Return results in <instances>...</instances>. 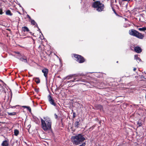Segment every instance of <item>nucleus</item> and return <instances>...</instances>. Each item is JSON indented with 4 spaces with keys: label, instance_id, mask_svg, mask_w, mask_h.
<instances>
[{
    "label": "nucleus",
    "instance_id": "1",
    "mask_svg": "<svg viewBox=\"0 0 146 146\" xmlns=\"http://www.w3.org/2000/svg\"><path fill=\"white\" fill-rule=\"evenodd\" d=\"M44 119L41 118V126L44 130L46 131L50 130L51 128L52 121L50 118L48 117H44Z\"/></svg>",
    "mask_w": 146,
    "mask_h": 146
},
{
    "label": "nucleus",
    "instance_id": "2",
    "mask_svg": "<svg viewBox=\"0 0 146 146\" xmlns=\"http://www.w3.org/2000/svg\"><path fill=\"white\" fill-rule=\"evenodd\" d=\"M85 138L81 134H79L71 137L72 143L75 145H78L83 142L85 140Z\"/></svg>",
    "mask_w": 146,
    "mask_h": 146
},
{
    "label": "nucleus",
    "instance_id": "3",
    "mask_svg": "<svg viewBox=\"0 0 146 146\" xmlns=\"http://www.w3.org/2000/svg\"><path fill=\"white\" fill-rule=\"evenodd\" d=\"M92 7L98 12H100L104 10V5L100 1H96L92 3Z\"/></svg>",
    "mask_w": 146,
    "mask_h": 146
},
{
    "label": "nucleus",
    "instance_id": "4",
    "mask_svg": "<svg viewBox=\"0 0 146 146\" xmlns=\"http://www.w3.org/2000/svg\"><path fill=\"white\" fill-rule=\"evenodd\" d=\"M130 35L135 36L139 38L142 39L143 38V35L137 31L133 29H131L129 31Z\"/></svg>",
    "mask_w": 146,
    "mask_h": 146
},
{
    "label": "nucleus",
    "instance_id": "5",
    "mask_svg": "<svg viewBox=\"0 0 146 146\" xmlns=\"http://www.w3.org/2000/svg\"><path fill=\"white\" fill-rule=\"evenodd\" d=\"M74 56L76 58V60L80 63L83 62L85 60L83 57L81 56L78 55L77 54H74Z\"/></svg>",
    "mask_w": 146,
    "mask_h": 146
},
{
    "label": "nucleus",
    "instance_id": "6",
    "mask_svg": "<svg viewBox=\"0 0 146 146\" xmlns=\"http://www.w3.org/2000/svg\"><path fill=\"white\" fill-rule=\"evenodd\" d=\"M48 100L51 104L55 107L56 106V104L54 100L52 98L50 95H49L48 96Z\"/></svg>",
    "mask_w": 146,
    "mask_h": 146
},
{
    "label": "nucleus",
    "instance_id": "7",
    "mask_svg": "<svg viewBox=\"0 0 146 146\" xmlns=\"http://www.w3.org/2000/svg\"><path fill=\"white\" fill-rule=\"evenodd\" d=\"M42 71L44 73V75L46 79L47 78L48 74V70L46 68H43L42 69Z\"/></svg>",
    "mask_w": 146,
    "mask_h": 146
},
{
    "label": "nucleus",
    "instance_id": "8",
    "mask_svg": "<svg viewBox=\"0 0 146 146\" xmlns=\"http://www.w3.org/2000/svg\"><path fill=\"white\" fill-rule=\"evenodd\" d=\"M134 49V51L137 53H140L142 52V49L139 46H135Z\"/></svg>",
    "mask_w": 146,
    "mask_h": 146
},
{
    "label": "nucleus",
    "instance_id": "9",
    "mask_svg": "<svg viewBox=\"0 0 146 146\" xmlns=\"http://www.w3.org/2000/svg\"><path fill=\"white\" fill-rule=\"evenodd\" d=\"M76 74H73L68 75L66 77H65L64 79V80L67 79L68 80L71 79L73 77L76 76Z\"/></svg>",
    "mask_w": 146,
    "mask_h": 146
},
{
    "label": "nucleus",
    "instance_id": "10",
    "mask_svg": "<svg viewBox=\"0 0 146 146\" xmlns=\"http://www.w3.org/2000/svg\"><path fill=\"white\" fill-rule=\"evenodd\" d=\"M2 145L3 146H8L9 144L8 141L6 140L3 141L2 143Z\"/></svg>",
    "mask_w": 146,
    "mask_h": 146
},
{
    "label": "nucleus",
    "instance_id": "11",
    "mask_svg": "<svg viewBox=\"0 0 146 146\" xmlns=\"http://www.w3.org/2000/svg\"><path fill=\"white\" fill-rule=\"evenodd\" d=\"M17 58L19 59L20 60L25 63H27V60L26 58H20L19 57H17Z\"/></svg>",
    "mask_w": 146,
    "mask_h": 146
},
{
    "label": "nucleus",
    "instance_id": "12",
    "mask_svg": "<svg viewBox=\"0 0 146 146\" xmlns=\"http://www.w3.org/2000/svg\"><path fill=\"white\" fill-rule=\"evenodd\" d=\"M23 30L24 32H29V30L28 28L27 27H22Z\"/></svg>",
    "mask_w": 146,
    "mask_h": 146
},
{
    "label": "nucleus",
    "instance_id": "13",
    "mask_svg": "<svg viewBox=\"0 0 146 146\" xmlns=\"http://www.w3.org/2000/svg\"><path fill=\"white\" fill-rule=\"evenodd\" d=\"M6 14L7 15H9L11 16L12 15V14L11 13V11L9 10H7L5 12Z\"/></svg>",
    "mask_w": 146,
    "mask_h": 146
},
{
    "label": "nucleus",
    "instance_id": "14",
    "mask_svg": "<svg viewBox=\"0 0 146 146\" xmlns=\"http://www.w3.org/2000/svg\"><path fill=\"white\" fill-rule=\"evenodd\" d=\"M134 59L136 60L138 62L139 61L140 62L141 61V60L138 57L137 55H135L134 56Z\"/></svg>",
    "mask_w": 146,
    "mask_h": 146
},
{
    "label": "nucleus",
    "instance_id": "15",
    "mask_svg": "<svg viewBox=\"0 0 146 146\" xmlns=\"http://www.w3.org/2000/svg\"><path fill=\"white\" fill-rule=\"evenodd\" d=\"M14 133L15 135L17 136L19 133V131L17 129H15L14 131Z\"/></svg>",
    "mask_w": 146,
    "mask_h": 146
},
{
    "label": "nucleus",
    "instance_id": "16",
    "mask_svg": "<svg viewBox=\"0 0 146 146\" xmlns=\"http://www.w3.org/2000/svg\"><path fill=\"white\" fill-rule=\"evenodd\" d=\"M35 81L37 84H38L40 82V80L38 78H35Z\"/></svg>",
    "mask_w": 146,
    "mask_h": 146
},
{
    "label": "nucleus",
    "instance_id": "17",
    "mask_svg": "<svg viewBox=\"0 0 146 146\" xmlns=\"http://www.w3.org/2000/svg\"><path fill=\"white\" fill-rule=\"evenodd\" d=\"M74 125H75V127H77V128L80 125L79 122L78 121H76L75 122Z\"/></svg>",
    "mask_w": 146,
    "mask_h": 146
},
{
    "label": "nucleus",
    "instance_id": "18",
    "mask_svg": "<svg viewBox=\"0 0 146 146\" xmlns=\"http://www.w3.org/2000/svg\"><path fill=\"white\" fill-rule=\"evenodd\" d=\"M7 113L8 115H13L16 114V113L15 112H13L12 113H9V112H7Z\"/></svg>",
    "mask_w": 146,
    "mask_h": 146
},
{
    "label": "nucleus",
    "instance_id": "19",
    "mask_svg": "<svg viewBox=\"0 0 146 146\" xmlns=\"http://www.w3.org/2000/svg\"><path fill=\"white\" fill-rule=\"evenodd\" d=\"M76 78L75 77L73 78V79L68 81L67 83H71L75 82V80H76Z\"/></svg>",
    "mask_w": 146,
    "mask_h": 146
},
{
    "label": "nucleus",
    "instance_id": "20",
    "mask_svg": "<svg viewBox=\"0 0 146 146\" xmlns=\"http://www.w3.org/2000/svg\"><path fill=\"white\" fill-rule=\"evenodd\" d=\"M138 30L140 31H145L146 30V28L145 27H143L142 28H139Z\"/></svg>",
    "mask_w": 146,
    "mask_h": 146
},
{
    "label": "nucleus",
    "instance_id": "21",
    "mask_svg": "<svg viewBox=\"0 0 146 146\" xmlns=\"http://www.w3.org/2000/svg\"><path fill=\"white\" fill-rule=\"evenodd\" d=\"M31 23L33 25H36V24H36V23L34 21V20H31Z\"/></svg>",
    "mask_w": 146,
    "mask_h": 146
},
{
    "label": "nucleus",
    "instance_id": "22",
    "mask_svg": "<svg viewBox=\"0 0 146 146\" xmlns=\"http://www.w3.org/2000/svg\"><path fill=\"white\" fill-rule=\"evenodd\" d=\"M137 125L138 126V127H140L142 125V123L141 122L138 121L137 123Z\"/></svg>",
    "mask_w": 146,
    "mask_h": 146
},
{
    "label": "nucleus",
    "instance_id": "23",
    "mask_svg": "<svg viewBox=\"0 0 146 146\" xmlns=\"http://www.w3.org/2000/svg\"><path fill=\"white\" fill-rule=\"evenodd\" d=\"M3 13L2 9L0 8V15H2Z\"/></svg>",
    "mask_w": 146,
    "mask_h": 146
},
{
    "label": "nucleus",
    "instance_id": "24",
    "mask_svg": "<svg viewBox=\"0 0 146 146\" xmlns=\"http://www.w3.org/2000/svg\"><path fill=\"white\" fill-rule=\"evenodd\" d=\"M86 145V143H83L81 145L78 146H85Z\"/></svg>",
    "mask_w": 146,
    "mask_h": 146
},
{
    "label": "nucleus",
    "instance_id": "25",
    "mask_svg": "<svg viewBox=\"0 0 146 146\" xmlns=\"http://www.w3.org/2000/svg\"><path fill=\"white\" fill-rule=\"evenodd\" d=\"M27 109L29 111H30V112L31 111V109L28 106Z\"/></svg>",
    "mask_w": 146,
    "mask_h": 146
},
{
    "label": "nucleus",
    "instance_id": "26",
    "mask_svg": "<svg viewBox=\"0 0 146 146\" xmlns=\"http://www.w3.org/2000/svg\"><path fill=\"white\" fill-rule=\"evenodd\" d=\"M56 119H57L58 117V116L56 114H55L54 115Z\"/></svg>",
    "mask_w": 146,
    "mask_h": 146
},
{
    "label": "nucleus",
    "instance_id": "27",
    "mask_svg": "<svg viewBox=\"0 0 146 146\" xmlns=\"http://www.w3.org/2000/svg\"><path fill=\"white\" fill-rule=\"evenodd\" d=\"M28 107V106H22V107L24 108H27Z\"/></svg>",
    "mask_w": 146,
    "mask_h": 146
},
{
    "label": "nucleus",
    "instance_id": "28",
    "mask_svg": "<svg viewBox=\"0 0 146 146\" xmlns=\"http://www.w3.org/2000/svg\"><path fill=\"white\" fill-rule=\"evenodd\" d=\"M16 53L17 54L19 55V56L18 57H19V56L21 55L20 54L19 52H16Z\"/></svg>",
    "mask_w": 146,
    "mask_h": 146
},
{
    "label": "nucleus",
    "instance_id": "29",
    "mask_svg": "<svg viewBox=\"0 0 146 146\" xmlns=\"http://www.w3.org/2000/svg\"><path fill=\"white\" fill-rule=\"evenodd\" d=\"M122 1H129L130 0H122Z\"/></svg>",
    "mask_w": 146,
    "mask_h": 146
},
{
    "label": "nucleus",
    "instance_id": "30",
    "mask_svg": "<svg viewBox=\"0 0 146 146\" xmlns=\"http://www.w3.org/2000/svg\"><path fill=\"white\" fill-rule=\"evenodd\" d=\"M75 113H73V117L74 118L75 117Z\"/></svg>",
    "mask_w": 146,
    "mask_h": 146
},
{
    "label": "nucleus",
    "instance_id": "31",
    "mask_svg": "<svg viewBox=\"0 0 146 146\" xmlns=\"http://www.w3.org/2000/svg\"><path fill=\"white\" fill-rule=\"evenodd\" d=\"M36 27H37V28H38V31H40V32L41 33V31H40V29H39V28H38V26H37V24H36Z\"/></svg>",
    "mask_w": 146,
    "mask_h": 146
},
{
    "label": "nucleus",
    "instance_id": "32",
    "mask_svg": "<svg viewBox=\"0 0 146 146\" xmlns=\"http://www.w3.org/2000/svg\"><path fill=\"white\" fill-rule=\"evenodd\" d=\"M136 70V68H134L133 69V70L134 71H135Z\"/></svg>",
    "mask_w": 146,
    "mask_h": 146
},
{
    "label": "nucleus",
    "instance_id": "33",
    "mask_svg": "<svg viewBox=\"0 0 146 146\" xmlns=\"http://www.w3.org/2000/svg\"><path fill=\"white\" fill-rule=\"evenodd\" d=\"M27 17L30 19H31V17H30V16L28 15H27Z\"/></svg>",
    "mask_w": 146,
    "mask_h": 146
},
{
    "label": "nucleus",
    "instance_id": "34",
    "mask_svg": "<svg viewBox=\"0 0 146 146\" xmlns=\"http://www.w3.org/2000/svg\"><path fill=\"white\" fill-rule=\"evenodd\" d=\"M1 109L0 108V114H1Z\"/></svg>",
    "mask_w": 146,
    "mask_h": 146
},
{
    "label": "nucleus",
    "instance_id": "35",
    "mask_svg": "<svg viewBox=\"0 0 146 146\" xmlns=\"http://www.w3.org/2000/svg\"><path fill=\"white\" fill-rule=\"evenodd\" d=\"M76 81H79V80H76Z\"/></svg>",
    "mask_w": 146,
    "mask_h": 146
},
{
    "label": "nucleus",
    "instance_id": "36",
    "mask_svg": "<svg viewBox=\"0 0 146 146\" xmlns=\"http://www.w3.org/2000/svg\"><path fill=\"white\" fill-rule=\"evenodd\" d=\"M118 61H117V63H118Z\"/></svg>",
    "mask_w": 146,
    "mask_h": 146
},
{
    "label": "nucleus",
    "instance_id": "37",
    "mask_svg": "<svg viewBox=\"0 0 146 146\" xmlns=\"http://www.w3.org/2000/svg\"><path fill=\"white\" fill-rule=\"evenodd\" d=\"M1 85H0V87H1Z\"/></svg>",
    "mask_w": 146,
    "mask_h": 146
}]
</instances>
